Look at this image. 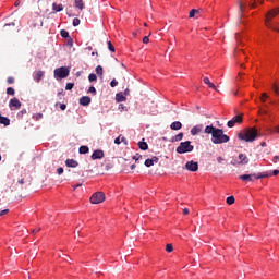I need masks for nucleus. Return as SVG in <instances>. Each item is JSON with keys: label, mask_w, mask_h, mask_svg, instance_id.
Masks as SVG:
<instances>
[{"label": "nucleus", "mask_w": 279, "mask_h": 279, "mask_svg": "<svg viewBox=\"0 0 279 279\" xmlns=\"http://www.w3.org/2000/svg\"><path fill=\"white\" fill-rule=\"evenodd\" d=\"M258 137V130L256 128L244 129L238 134V138L240 141H244L245 143H254Z\"/></svg>", "instance_id": "obj_1"}, {"label": "nucleus", "mask_w": 279, "mask_h": 279, "mask_svg": "<svg viewBox=\"0 0 279 279\" xmlns=\"http://www.w3.org/2000/svg\"><path fill=\"white\" fill-rule=\"evenodd\" d=\"M230 141V136L223 134L222 129H217L214 135H211V143L214 145H221L223 143H228Z\"/></svg>", "instance_id": "obj_2"}, {"label": "nucleus", "mask_w": 279, "mask_h": 279, "mask_svg": "<svg viewBox=\"0 0 279 279\" xmlns=\"http://www.w3.org/2000/svg\"><path fill=\"white\" fill-rule=\"evenodd\" d=\"M278 13L279 9H274L266 14L265 25L269 29H274V32H279V24L271 23V19H274V16H278Z\"/></svg>", "instance_id": "obj_3"}, {"label": "nucleus", "mask_w": 279, "mask_h": 279, "mask_svg": "<svg viewBox=\"0 0 279 279\" xmlns=\"http://www.w3.org/2000/svg\"><path fill=\"white\" fill-rule=\"evenodd\" d=\"M231 165L233 167H245V165H250V158L245 154H239L238 157L232 158Z\"/></svg>", "instance_id": "obj_4"}, {"label": "nucleus", "mask_w": 279, "mask_h": 279, "mask_svg": "<svg viewBox=\"0 0 279 279\" xmlns=\"http://www.w3.org/2000/svg\"><path fill=\"white\" fill-rule=\"evenodd\" d=\"M195 147L191 145V141L181 142L177 147V154H191Z\"/></svg>", "instance_id": "obj_5"}, {"label": "nucleus", "mask_w": 279, "mask_h": 279, "mask_svg": "<svg viewBox=\"0 0 279 279\" xmlns=\"http://www.w3.org/2000/svg\"><path fill=\"white\" fill-rule=\"evenodd\" d=\"M70 70L66 66H61L54 70V78L56 80H64V77H69Z\"/></svg>", "instance_id": "obj_6"}, {"label": "nucleus", "mask_w": 279, "mask_h": 279, "mask_svg": "<svg viewBox=\"0 0 279 279\" xmlns=\"http://www.w3.org/2000/svg\"><path fill=\"white\" fill-rule=\"evenodd\" d=\"M262 178H269V174H242L239 177L244 182H254V180H260Z\"/></svg>", "instance_id": "obj_7"}, {"label": "nucleus", "mask_w": 279, "mask_h": 279, "mask_svg": "<svg viewBox=\"0 0 279 279\" xmlns=\"http://www.w3.org/2000/svg\"><path fill=\"white\" fill-rule=\"evenodd\" d=\"M106 202V194L104 192H96L90 197V204H102Z\"/></svg>", "instance_id": "obj_8"}, {"label": "nucleus", "mask_w": 279, "mask_h": 279, "mask_svg": "<svg viewBox=\"0 0 279 279\" xmlns=\"http://www.w3.org/2000/svg\"><path fill=\"white\" fill-rule=\"evenodd\" d=\"M236 123H243V114L233 117L230 121H228L227 125L228 128H234Z\"/></svg>", "instance_id": "obj_9"}, {"label": "nucleus", "mask_w": 279, "mask_h": 279, "mask_svg": "<svg viewBox=\"0 0 279 279\" xmlns=\"http://www.w3.org/2000/svg\"><path fill=\"white\" fill-rule=\"evenodd\" d=\"M9 108L11 110H19V109H21V100H19V98L11 99L10 102H9Z\"/></svg>", "instance_id": "obj_10"}, {"label": "nucleus", "mask_w": 279, "mask_h": 279, "mask_svg": "<svg viewBox=\"0 0 279 279\" xmlns=\"http://www.w3.org/2000/svg\"><path fill=\"white\" fill-rule=\"evenodd\" d=\"M185 169H187V171H197L199 169V165L195 161H187L185 163Z\"/></svg>", "instance_id": "obj_11"}, {"label": "nucleus", "mask_w": 279, "mask_h": 279, "mask_svg": "<svg viewBox=\"0 0 279 279\" xmlns=\"http://www.w3.org/2000/svg\"><path fill=\"white\" fill-rule=\"evenodd\" d=\"M101 158H104V150H95L92 154V160H101Z\"/></svg>", "instance_id": "obj_12"}, {"label": "nucleus", "mask_w": 279, "mask_h": 279, "mask_svg": "<svg viewBox=\"0 0 279 279\" xmlns=\"http://www.w3.org/2000/svg\"><path fill=\"white\" fill-rule=\"evenodd\" d=\"M203 128H204V126H203L202 124L196 125V126H193V128L191 129V134H192V136H197V134H199V132H202Z\"/></svg>", "instance_id": "obj_13"}, {"label": "nucleus", "mask_w": 279, "mask_h": 279, "mask_svg": "<svg viewBox=\"0 0 279 279\" xmlns=\"http://www.w3.org/2000/svg\"><path fill=\"white\" fill-rule=\"evenodd\" d=\"M81 106H89L90 105V97L88 96H83L80 99Z\"/></svg>", "instance_id": "obj_14"}, {"label": "nucleus", "mask_w": 279, "mask_h": 279, "mask_svg": "<svg viewBox=\"0 0 279 279\" xmlns=\"http://www.w3.org/2000/svg\"><path fill=\"white\" fill-rule=\"evenodd\" d=\"M217 132V128L213 126V125H207L205 128V134H211V136H214V134Z\"/></svg>", "instance_id": "obj_15"}, {"label": "nucleus", "mask_w": 279, "mask_h": 279, "mask_svg": "<svg viewBox=\"0 0 279 279\" xmlns=\"http://www.w3.org/2000/svg\"><path fill=\"white\" fill-rule=\"evenodd\" d=\"M65 165H66V167L75 169V167H77L78 163L74 159H66Z\"/></svg>", "instance_id": "obj_16"}, {"label": "nucleus", "mask_w": 279, "mask_h": 279, "mask_svg": "<svg viewBox=\"0 0 279 279\" xmlns=\"http://www.w3.org/2000/svg\"><path fill=\"white\" fill-rule=\"evenodd\" d=\"M45 75V72L43 71H37L34 73V80L35 82H40L43 80V76Z\"/></svg>", "instance_id": "obj_17"}, {"label": "nucleus", "mask_w": 279, "mask_h": 279, "mask_svg": "<svg viewBox=\"0 0 279 279\" xmlns=\"http://www.w3.org/2000/svg\"><path fill=\"white\" fill-rule=\"evenodd\" d=\"M170 129L171 130H182V122H180V121L172 122L170 125Z\"/></svg>", "instance_id": "obj_18"}, {"label": "nucleus", "mask_w": 279, "mask_h": 279, "mask_svg": "<svg viewBox=\"0 0 279 279\" xmlns=\"http://www.w3.org/2000/svg\"><path fill=\"white\" fill-rule=\"evenodd\" d=\"M203 82H204V84H206L209 88H213L214 90H217V86H215V84H213V83L210 82V78L205 77V78L203 80Z\"/></svg>", "instance_id": "obj_19"}, {"label": "nucleus", "mask_w": 279, "mask_h": 279, "mask_svg": "<svg viewBox=\"0 0 279 279\" xmlns=\"http://www.w3.org/2000/svg\"><path fill=\"white\" fill-rule=\"evenodd\" d=\"M184 138V133H179L174 137H172V143H180Z\"/></svg>", "instance_id": "obj_20"}, {"label": "nucleus", "mask_w": 279, "mask_h": 279, "mask_svg": "<svg viewBox=\"0 0 279 279\" xmlns=\"http://www.w3.org/2000/svg\"><path fill=\"white\" fill-rule=\"evenodd\" d=\"M52 10L54 11V12H62V10H64V7L62 5V4H58V3H53L52 4Z\"/></svg>", "instance_id": "obj_21"}, {"label": "nucleus", "mask_w": 279, "mask_h": 279, "mask_svg": "<svg viewBox=\"0 0 279 279\" xmlns=\"http://www.w3.org/2000/svg\"><path fill=\"white\" fill-rule=\"evenodd\" d=\"M126 100V98H125V96L123 95V93H118L117 95H116V101H118L119 104H121V101H125Z\"/></svg>", "instance_id": "obj_22"}, {"label": "nucleus", "mask_w": 279, "mask_h": 279, "mask_svg": "<svg viewBox=\"0 0 279 279\" xmlns=\"http://www.w3.org/2000/svg\"><path fill=\"white\" fill-rule=\"evenodd\" d=\"M138 147L140 149H142V151H147V149H149V145H147V142H140Z\"/></svg>", "instance_id": "obj_23"}, {"label": "nucleus", "mask_w": 279, "mask_h": 279, "mask_svg": "<svg viewBox=\"0 0 279 279\" xmlns=\"http://www.w3.org/2000/svg\"><path fill=\"white\" fill-rule=\"evenodd\" d=\"M75 8H78V10H84V0H74Z\"/></svg>", "instance_id": "obj_24"}, {"label": "nucleus", "mask_w": 279, "mask_h": 279, "mask_svg": "<svg viewBox=\"0 0 279 279\" xmlns=\"http://www.w3.org/2000/svg\"><path fill=\"white\" fill-rule=\"evenodd\" d=\"M196 14H199V10L192 9L189 14V19H195Z\"/></svg>", "instance_id": "obj_25"}, {"label": "nucleus", "mask_w": 279, "mask_h": 279, "mask_svg": "<svg viewBox=\"0 0 279 279\" xmlns=\"http://www.w3.org/2000/svg\"><path fill=\"white\" fill-rule=\"evenodd\" d=\"M78 151H80V154H88V151H90V149L88 148V146H81Z\"/></svg>", "instance_id": "obj_26"}, {"label": "nucleus", "mask_w": 279, "mask_h": 279, "mask_svg": "<svg viewBox=\"0 0 279 279\" xmlns=\"http://www.w3.org/2000/svg\"><path fill=\"white\" fill-rule=\"evenodd\" d=\"M240 19H243V12H245V4L239 3Z\"/></svg>", "instance_id": "obj_27"}, {"label": "nucleus", "mask_w": 279, "mask_h": 279, "mask_svg": "<svg viewBox=\"0 0 279 279\" xmlns=\"http://www.w3.org/2000/svg\"><path fill=\"white\" fill-rule=\"evenodd\" d=\"M97 75H100V77H104V68L101 65H98L96 68Z\"/></svg>", "instance_id": "obj_28"}, {"label": "nucleus", "mask_w": 279, "mask_h": 279, "mask_svg": "<svg viewBox=\"0 0 279 279\" xmlns=\"http://www.w3.org/2000/svg\"><path fill=\"white\" fill-rule=\"evenodd\" d=\"M0 123L2 125H10V119L2 117V119H0Z\"/></svg>", "instance_id": "obj_29"}, {"label": "nucleus", "mask_w": 279, "mask_h": 279, "mask_svg": "<svg viewBox=\"0 0 279 279\" xmlns=\"http://www.w3.org/2000/svg\"><path fill=\"white\" fill-rule=\"evenodd\" d=\"M123 141H125V137L118 136V137L114 140V144H116V145H121V143H123Z\"/></svg>", "instance_id": "obj_30"}, {"label": "nucleus", "mask_w": 279, "mask_h": 279, "mask_svg": "<svg viewBox=\"0 0 279 279\" xmlns=\"http://www.w3.org/2000/svg\"><path fill=\"white\" fill-rule=\"evenodd\" d=\"M227 204H229V206H232V204H234V196L227 197Z\"/></svg>", "instance_id": "obj_31"}, {"label": "nucleus", "mask_w": 279, "mask_h": 279, "mask_svg": "<svg viewBox=\"0 0 279 279\" xmlns=\"http://www.w3.org/2000/svg\"><path fill=\"white\" fill-rule=\"evenodd\" d=\"M144 165L145 167H154V161H151V159H146Z\"/></svg>", "instance_id": "obj_32"}, {"label": "nucleus", "mask_w": 279, "mask_h": 279, "mask_svg": "<svg viewBox=\"0 0 279 279\" xmlns=\"http://www.w3.org/2000/svg\"><path fill=\"white\" fill-rule=\"evenodd\" d=\"M89 82H97V75L96 74H89L88 76Z\"/></svg>", "instance_id": "obj_33"}, {"label": "nucleus", "mask_w": 279, "mask_h": 279, "mask_svg": "<svg viewBox=\"0 0 279 279\" xmlns=\"http://www.w3.org/2000/svg\"><path fill=\"white\" fill-rule=\"evenodd\" d=\"M107 45H108L109 51L114 52V46L112 45V41H108Z\"/></svg>", "instance_id": "obj_34"}, {"label": "nucleus", "mask_w": 279, "mask_h": 279, "mask_svg": "<svg viewBox=\"0 0 279 279\" xmlns=\"http://www.w3.org/2000/svg\"><path fill=\"white\" fill-rule=\"evenodd\" d=\"M75 85L73 83H68L66 86H65V90H73V87Z\"/></svg>", "instance_id": "obj_35"}, {"label": "nucleus", "mask_w": 279, "mask_h": 279, "mask_svg": "<svg viewBox=\"0 0 279 279\" xmlns=\"http://www.w3.org/2000/svg\"><path fill=\"white\" fill-rule=\"evenodd\" d=\"M61 36H62V38H69V32H66L65 29H62Z\"/></svg>", "instance_id": "obj_36"}, {"label": "nucleus", "mask_w": 279, "mask_h": 279, "mask_svg": "<svg viewBox=\"0 0 279 279\" xmlns=\"http://www.w3.org/2000/svg\"><path fill=\"white\" fill-rule=\"evenodd\" d=\"M166 252H173V245L172 244H167L166 245Z\"/></svg>", "instance_id": "obj_37"}, {"label": "nucleus", "mask_w": 279, "mask_h": 279, "mask_svg": "<svg viewBox=\"0 0 279 279\" xmlns=\"http://www.w3.org/2000/svg\"><path fill=\"white\" fill-rule=\"evenodd\" d=\"M119 85V82H117L114 78L111 81L110 86L111 88H114Z\"/></svg>", "instance_id": "obj_38"}, {"label": "nucleus", "mask_w": 279, "mask_h": 279, "mask_svg": "<svg viewBox=\"0 0 279 279\" xmlns=\"http://www.w3.org/2000/svg\"><path fill=\"white\" fill-rule=\"evenodd\" d=\"M272 89L275 92V95H279V88L276 84H272Z\"/></svg>", "instance_id": "obj_39"}, {"label": "nucleus", "mask_w": 279, "mask_h": 279, "mask_svg": "<svg viewBox=\"0 0 279 279\" xmlns=\"http://www.w3.org/2000/svg\"><path fill=\"white\" fill-rule=\"evenodd\" d=\"M15 26H16V23L11 22V23H7V24H4V26H3V27H15Z\"/></svg>", "instance_id": "obj_40"}, {"label": "nucleus", "mask_w": 279, "mask_h": 279, "mask_svg": "<svg viewBox=\"0 0 279 279\" xmlns=\"http://www.w3.org/2000/svg\"><path fill=\"white\" fill-rule=\"evenodd\" d=\"M7 95H14V88L9 87V88L7 89Z\"/></svg>", "instance_id": "obj_41"}, {"label": "nucleus", "mask_w": 279, "mask_h": 279, "mask_svg": "<svg viewBox=\"0 0 279 279\" xmlns=\"http://www.w3.org/2000/svg\"><path fill=\"white\" fill-rule=\"evenodd\" d=\"M77 25H80V19L75 17V19L73 20V26H74V27H77Z\"/></svg>", "instance_id": "obj_42"}, {"label": "nucleus", "mask_w": 279, "mask_h": 279, "mask_svg": "<svg viewBox=\"0 0 279 279\" xmlns=\"http://www.w3.org/2000/svg\"><path fill=\"white\" fill-rule=\"evenodd\" d=\"M88 93H92L93 95H97V89L95 87H89Z\"/></svg>", "instance_id": "obj_43"}, {"label": "nucleus", "mask_w": 279, "mask_h": 279, "mask_svg": "<svg viewBox=\"0 0 279 279\" xmlns=\"http://www.w3.org/2000/svg\"><path fill=\"white\" fill-rule=\"evenodd\" d=\"M57 173L58 175H62L64 173V168H58Z\"/></svg>", "instance_id": "obj_44"}, {"label": "nucleus", "mask_w": 279, "mask_h": 279, "mask_svg": "<svg viewBox=\"0 0 279 279\" xmlns=\"http://www.w3.org/2000/svg\"><path fill=\"white\" fill-rule=\"evenodd\" d=\"M150 160H151V162H153V165H158V157H153V158H150Z\"/></svg>", "instance_id": "obj_45"}, {"label": "nucleus", "mask_w": 279, "mask_h": 279, "mask_svg": "<svg viewBox=\"0 0 279 279\" xmlns=\"http://www.w3.org/2000/svg\"><path fill=\"white\" fill-rule=\"evenodd\" d=\"M8 213H10V209H4L0 211V217H3V215H8Z\"/></svg>", "instance_id": "obj_46"}, {"label": "nucleus", "mask_w": 279, "mask_h": 279, "mask_svg": "<svg viewBox=\"0 0 279 279\" xmlns=\"http://www.w3.org/2000/svg\"><path fill=\"white\" fill-rule=\"evenodd\" d=\"M141 158H143V156L136 155L133 157V160H135V162H138V160H141Z\"/></svg>", "instance_id": "obj_47"}, {"label": "nucleus", "mask_w": 279, "mask_h": 279, "mask_svg": "<svg viewBox=\"0 0 279 279\" xmlns=\"http://www.w3.org/2000/svg\"><path fill=\"white\" fill-rule=\"evenodd\" d=\"M143 43H144V45H147V43H149V36H145L143 38Z\"/></svg>", "instance_id": "obj_48"}, {"label": "nucleus", "mask_w": 279, "mask_h": 279, "mask_svg": "<svg viewBox=\"0 0 279 279\" xmlns=\"http://www.w3.org/2000/svg\"><path fill=\"white\" fill-rule=\"evenodd\" d=\"M225 160H226V159H223V157H218V158H217V162H218L219 165H221V162H225Z\"/></svg>", "instance_id": "obj_49"}, {"label": "nucleus", "mask_w": 279, "mask_h": 279, "mask_svg": "<svg viewBox=\"0 0 279 279\" xmlns=\"http://www.w3.org/2000/svg\"><path fill=\"white\" fill-rule=\"evenodd\" d=\"M7 82H8V84H14V78H13V77H9V78L7 80Z\"/></svg>", "instance_id": "obj_50"}, {"label": "nucleus", "mask_w": 279, "mask_h": 279, "mask_svg": "<svg viewBox=\"0 0 279 279\" xmlns=\"http://www.w3.org/2000/svg\"><path fill=\"white\" fill-rule=\"evenodd\" d=\"M272 162H279V156H275L274 158H272Z\"/></svg>", "instance_id": "obj_51"}, {"label": "nucleus", "mask_w": 279, "mask_h": 279, "mask_svg": "<svg viewBox=\"0 0 279 279\" xmlns=\"http://www.w3.org/2000/svg\"><path fill=\"white\" fill-rule=\"evenodd\" d=\"M128 95H130V89H129V88H126V89L124 90L123 96H124V97H128Z\"/></svg>", "instance_id": "obj_52"}, {"label": "nucleus", "mask_w": 279, "mask_h": 279, "mask_svg": "<svg viewBox=\"0 0 279 279\" xmlns=\"http://www.w3.org/2000/svg\"><path fill=\"white\" fill-rule=\"evenodd\" d=\"M68 45H69V47H73V39H69Z\"/></svg>", "instance_id": "obj_53"}, {"label": "nucleus", "mask_w": 279, "mask_h": 279, "mask_svg": "<svg viewBox=\"0 0 279 279\" xmlns=\"http://www.w3.org/2000/svg\"><path fill=\"white\" fill-rule=\"evenodd\" d=\"M60 109L61 110H66V105H64V104L60 105Z\"/></svg>", "instance_id": "obj_54"}, {"label": "nucleus", "mask_w": 279, "mask_h": 279, "mask_svg": "<svg viewBox=\"0 0 279 279\" xmlns=\"http://www.w3.org/2000/svg\"><path fill=\"white\" fill-rule=\"evenodd\" d=\"M269 96L267 95V93H263L262 94V98H264V99H267Z\"/></svg>", "instance_id": "obj_55"}, {"label": "nucleus", "mask_w": 279, "mask_h": 279, "mask_svg": "<svg viewBox=\"0 0 279 279\" xmlns=\"http://www.w3.org/2000/svg\"><path fill=\"white\" fill-rule=\"evenodd\" d=\"M14 5H15L16 8H19V5H21V1H20V0H16L15 3H14Z\"/></svg>", "instance_id": "obj_56"}, {"label": "nucleus", "mask_w": 279, "mask_h": 279, "mask_svg": "<svg viewBox=\"0 0 279 279\" xmlns=\"http://www.w3.org/2000/svg\"><path fill=\"white\" fill-rule=\"evenodd\" d=\"M278 173H279V170H274L272 171V175H278Z\"/></svg>", "instance_id": "obj_57"}, {"label": "nucleus", "mask_w": 279, "mask_h": 279, "mask_svg": "<svg viewBox=\"0 0 279 279\" xmlns=\"http://www.w3.org/2000/svg\"><path fill=\"white\" fill-rule=\"evenodd\" d=\"M183 214H184V215H189V209H187V208H184V209H183Z\"/></svg>", "instance_id": "obj_58"}, {"label": "nucleus", "mask_w": 279, "mask_h": 279, "mask_svg": "<svg viewBox=\"0 0 279 279\" xmlns=\"http://www.w3.org/2000/svg\"><path fill=\"white\" fill-rule=\"evenodd\" d=\"M125 107L123 105H119V110H124Z\"/></svg>", "instance_id": "obj_59"}, {"label": "nucleus", "mask_w": 279, "mask_h": 279, "mask_svg": "<svg viewBox=\"0 0 279 279\" xmlns=\"http://www.w3.org/2000/svg\"><path fill=\"white\" fill-rule=\"evenodd\" d=\"M19 184H25V181L23 179L19 180Z\"/></svg>", "instance_id": "obj_60"}, {"label": "nucleus", "mask_w": 279, "mask_h": 279, "mask_svg": "<svg viewBox=\"0 0 279 279\" xmlns=\"http://www.w3.org/2000/svg\"><path fill=\"white\" fill-rule=\"evenodd\" d=\"M275 132H277V134H279V126H275Z\"/></svg>", "instance_id": "obj_61"}, {"label": "nucleus", "mask_w": 279, "mask_h": 279, "mask_svg": "<svg viewBox=\"0 0 279 279\" xmlns=\"http://www.w3.org/2000/svg\"><path fill=\"white\" fill-rule=\"evenodd\" d=\"M260 146H262V147H267V143L263 142V143L260 144Z\"/></svg>", "instance_id": "obj_62"}, {"label": "nucleus", "mask_w": 279, "mask_h": 279, "mask_svg": "<svg viewBox=\"0 0 279 279\" xmlns=\"http://www.w3.org/2000/svg\"><path fill=\"white\" fill-rule=\"evenodd\" d=\"M131 169H132V170L136 169V165H134V163L131 165Z\"/></svg>", "instance_id": "obj_63"}, {"label": "nucleus", "mask_w": 279, "mask_h": 279, "mask_svg": "<svg viewBox=\"0 0 279 279\" xmlns=\"http://www.w3.org/2000/svg\"><path fill=\"white\" fill-rule=\"evenodd\" d=\"M80 186H82V184L75 185V186H74V191H75V189H80Z\"/></svg>", "instance_id": "obj_64"}]
</instances>
